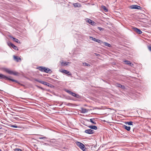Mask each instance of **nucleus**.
Returning a JSON list of instances; mask_svg holds the SVG:
<instances>
[{
  "instance_id": "f257e3e1",
  "label": "nucleus",
  "mask_w": 151,
  "mask_h": 151,
  "mask_svg": "<svg viewBox=\"0 0 151 151\" xmlns=\"http://www.w3.org/2000/svg\"><path fill=\"white\" fill-rule=\"evenodd\" d=\"M77 145L83 151H86V148L85 146L82 143L77 142H76Z\"/></svg>"
},
{
  "instance_id": "f03ea898",
  "label": "nucleus",
  "mask_w": 151,
  "mask_h": 151,
  "mask_svg": "<svg viewBox=\"0 0 151 151\" xmlns=\"http://www.w3.org/2000/svg\"><path fill=\"white\" fill-rule=\"evenodd\" d=\"M0 79H5V80H8L11 81H12L15 82L16 83H18V82L15 80L13 79H10L9 78L6 77L5 75L0 73Z\"/></svg>"
},
{
  "instance_id": "7ed1b4c3",
  "label": "nucleus",
  "mask_w": 151,
  "mask_h": 151,
  "mask_svg": "<svg viewBox=\"0 0 151 151\" xmlns=\"http://www.w3.org/2000/svg\"><path fill=\"white\" fill-rule=\"evenodd\" d=\"M4 70L5 71L10 74H13L14 75H17L18 74V73L16 72L13 71L7 68H5L4 69Z\"/></svg>"
},
{
  "instance_id": "20e7f679",
  "label": "nucleus",
  "mask_w": 151,
  "mask_h": 151,
  "mask_svg": "<svg viewBox=\"0 0 151 151\" xmlns=\"http://www.w3.org/2000/svg\"><path fill=\"white\" fill-rule=\"evenodd\" d=\"M130 8L132 9H140L141 7L137 5H132L130 6Z\"/></svg>"
},
{
  "instance_id": "39448f33",
  "label": "nucleus",
  "mask_w": 151,
  "mask_h": 151,
  "mask_svg": "<svg viewBox=\"0 0 151 151\" xmlns=\"http://www.w3.org/2000/svg\"><path fill=\"white\" fill-rule=\"evenodd\" d=\"M94 131L91 129H86L85 131L84 132L86 133L91 134L94 133Z\"/></svg>"
},
{
  "instance_id": "423d86ee",
  "label": "nucleus",
  "mask_w": 151,
  "mask_h": 151,
  "mask_svg": "<svg viewBox=\"0 0 151 151\" xmlns=\"http://www.w3.org/2000/svg\"><path fill=\"white\" fill-rule=\"evenodd\" d=\"M60 72L62 73H64L65 74H66L70 76L71 75V74L70 73V72L67 70H62L60 71Z\"/></svg>"
},
{
  "instance_id": "0eeeda50",
  "label": "nucleus",
  "mask_w": 151,
  "mask_h": 151,
  "mask_svg": "<svg viewBox=\"0 0 151 151\" xmlns=\"http://www.w3.org/2000/svg\"><path fill=\"white\" fill-rule=\"evenodd\" d=\"M34 80L35 81H36L37 82H38L42 84L45 85H46L47 83V82L41 80H39L37 79L36 78L34 79Z\"/></svg>"
},
{
  "instance_id": "6e6552de",
  "label": "nucleus",
  "mask_w": 151,
  "mask_h": 151,
  "mask_svg": "<svg viewBox=\"0 0 151 151\" xmlns=\"http://www.w3.org/2000/svg\"><path fill=\"white\" fill-rule=\"evenodd\" d=\"M134 30L139 34H141L142 33V32L141 31V30L139 29H138L137 28L134 27L133 28Z\"/></svg>"
},
{
  "instance_id": "1a4fd4ad",
  "label": "nucleus",
  "mask_w": 151,
  "mask_h": 151,
  "mask_svg": "<svg viewBox=\"0 0 151 151\" xmlns=\"http://www.w3.org/2000/svg\"><path fill=\"white\" fill-rule=\"evenodd\" d=\"M90 38L92 40L98 42L99 43H101V42H102V41H101V40L98 39H96V38H94L92 37H90Z\"/></svg>"
},
{
  "instance_id": "9d476101",
  "label": "nucleus",
  "mask_w": 151,
  "mask_h": 151,
  "mask_svg": "<svg viewBox=\"0 0 151 151\" xmlns=\"http://www.w3.org/2000/svg\"><path fill=\"white\" fill-rule=\"evenodd\" d=\"M86 22L88 23L93 25H94L95 24V22L92 21V20L88 19H87L86 20Z\"/></svg>"
},
{
  "instance_id": "9b49d317",
  "label": "nucleus",
  "mask_w": 151,
  "mask_h": 151,
  "mask_svg": "<svg viewBox=\"0 0 151 151\" xmlns=\"http://www.w3.org/2000/svg\"><path fill=\"white\" fill-rule=\"evenodd\" d=\"M13 57L14 60L17 62H20L21 60V58L17 56L14 55Z\"/></svg>"
},
{
  "instance_id": "f8f14e48",
  "label": "nucleus",
  "mask_w": 151,
  "mask_h": 151,
  "mask_svg": "<svg viewBox=\"0 0 151 151\" xmlns=\"http://www.w3.org/2000/svg\"><path fill=\"white\" fill-rule=\"evenodd\" d=\"M88 111V110L84 108H81V112L82 113H85L87 112Z\"/></svg>"
},
{
  "instance_id": "ddd939ff",
  "label": "nucleus",
  "mask_w": 151,
  "mask_h": 151,
  "mask_svg": "<svg viewBox=\"0 0 151 151\" xmlns=\"http://www.w3.org/2000/svg\"><path fill=\"white\" fill-rule=\"evenodd\" d=\"M10 38L12 39L15 42H17V43H20V42L19 40L13 37L12 36H10Z\"/></svg>"
},
{
  "instance_id": "4468645a",
  "label": "nucleus",
  "mask_w": 151,
  "mask_h": 151,
  "mask_svg": "<svg viewBox=\"0 0 151 151\" xmlns=\"http://www.w3.org/2000/svg\"><path fill=\"white\" fill-rule=\"evenodd\" d=\"M124 62L125 63V64L127 65H128L131 66H132V65H133V64H132V63L129 61L126 60H125Z\"/></svg>"
},
{
  "instance_id": "2eb2a0df",
  "label": "nucleus",
  "mask_w": 151,
  "mask_h": 151,
  "mask_svg": "<svg viewBox=\"0 0 151 151\" xmlns=\"http://www.w3.org/2000/svg\"><path fill=\"white\" fill-rule=\"evenodd\" d=\"M44 68H45V67L42 66H40L37 68V69L40 71L42 72H44Z\"/></svg>"
},
{
  "instance_id": "dca6fc26",
  "label": "nucleus",
  "mask_w": 151,
  "mask_h": 151,
  "mask_svg": "<svg viewBox=\"0 0 151 151\" xmlns=\"http://www.w3.org/2000/svg\"><path fill=\"white\" fill-rule=\"evenodd\" d=\"M88 127L91 128V129H94V130H96L97 129V127L96 126H88Z\"/></svg>"
},
{
  "instance_id": "f3484780",
  "label": "nucleus",
  "mask_w": 151,
  "mask_h": 151,
  "mask_svg": "<svg viewBox=\"0 0 151 151\" xmlns=\"http://www.w3.org/2000/svg\"><path fill=\"white\" fill-rule=\"evenodd\" d=\"M73 5L75 7H80L81 6V5L80 4L78 3H74Z\"/></svg>"
},
{
  "instance_id": "a211bd4d",
  "label": "nucleus",
  "mask_w": 151,
  "mask_h": 151,
  "mask_svg": "<svg viewBox=\"0 0 151 151\" xmlns=\"http://www.w3.org/2000/svg\"><path fill=\"white\" fill-rule=\"evenodd\" d=\"M124 128L126 129L128 131H129L130 130L131 127L129 126H127L126 125H124L123 126Z\"/></svg>"
},
{
  "instance_id": "6ab92c4d",
  "label": "nucleus",
  "mask_w": 151,
  "mask_h": 151,
  "mask_svg": "<svg viewBox=\"0 0 151 151\" xmlns=\"http://www.w3.org/2000/svg\"><path fill=\"white\" fill-rule=\"evenodd\" d=\"M44 72L48 73L50 71H51V70L48 68H47L45 67V68H44Z\"/></svg>"
},
{
  "instance_id": "aec40b11",
  "label": "nucleus",
  "mask_w": 151,
  "mask_h": 151,
  "mask_svg": "<svg viewBox=\"0 0 151 151\" xmlns=\"http://www.w3.org/2000/svg\"><path fill=\"white\" fill-rule=\"evenodd\" d=\"M103 45L106 46L110 47H111V45L106 42H103Z\"/></svg>"
},
{
  "instance_id": "412c9836",
  "label": "nucleus",
  "mask_w": 151,
  "mask_h": 151,
  "mask_svg": "<svg viewBox=\"0 0 151 151\" xmlns=\"http://www.w3.org/2000/svg\"><path fill=\"white\" fill-rule=\"evenodd\" d=\"M95 120V119H90V122H91L92 123L96 124V122L95 121H94Z\"/></svg>"
},
{
  "instance_id": "4be33fe9",
  "label": "nucleus",
  "mask_w": 151,
  "mask_h": 151,
  "mask_svg": "<svg viewBox=\"0 0 151 151\" xmlns=\"http://www.w3.org/2000/svg\"><path fill=\"white\" fill-rule=\"evenodd\" d=\"M71 95H72V96L75 97L76 98H78V97L79 96L78 95L76 94L75 93H74L73 92Z\"/></svg>"
},
{
  "instance_id": "5701e85b",
  "label": "nucleus",
  "mask_w": 151,
  "mask_h": 151,
  "mask_svg": "<svg viewBox=\"0 0 151 151\" xmlns=\"http://www.w3.org/2000/svg\"><path fill=\"white\" fill-rule=\"evenodd\" d=\"M69 63L68 62H62L61 63V64L62 65L64 66L65 65H67L68 63Z\"/></svg>"
},
{
  "instance_id": "b1692460",
  "label": "nucleus",
  "mask_w": 151,
  "mask_h": 151,
  "mask_svg": "<svg viewBox=\"0 0 151 151\" xmlns=\"http://www.w3.org/2000/svg\"><path fill=\"white\" fill-rule=\"evenodd\" d=\"M102 8L105 11V12H107L108 11V9H107L106 7L104 6H102Z\"/></svg>"
},
{
  "instance_id": "393cba45",
  "label": "nucleus",
  "mask_w": 151,
  "mask_h": 151,
  "mask_svg": "<svg viewBox=\"0 0 151 151\" xmlns=\"http://www.w3.org/2000/svg\"><path fill=\"white\" fill-rule=\"evenodd\" d=\"M126 124H127L128 125H133V122H125Z\"/></svg>"
},
{
  "instance_id": "a878e982",
  "label": "nucleus",
  "mask_w": 151,
  "mask_h": 151,
  "mask_svg": "<svg viewBox=\"0 0 151 151\" xmlns=\"http://www.w3.org/2000/svg\"><path fill=\"white\" fill-rule=\"evenodd\" d=\"M12 45V47L13 48H14L15 50H18V48H17V46H15L14 45Z\"/></svg>"
},
{
  "instance_id": "bb28decb",
  "label": "nucleus",
  "mask_w": 151,
  "mask_h": 151,
  "mask_svg": "<svg viewBox=\"0 0 151 151\" xmlns=\"http://www.w3.org/2000/svg\"><path fill=\"white\" fill-rule=\"evenodd\" d=\"M83 65L84 66H90V65L89 64L87 63H83Z\"/></svg>"
},
{
  "instance_id": "cd10ccee",
  "label": "nucleus",
  "mask_w": 151,
  "mask_h": 151,
  "mask_svg": "<svg viewBox=\"0 0 151 151\" xmlns=\"http://www.w3.org/2000/svg\"><path fill=\"white\" fill-rule=\"evenodd\" d=\"M65 91L66 92H67L68 93H69L70 94H71V93H72V92L70 91L69 90H65Z\"/></svg>"
},
{
  "instance_id": "c85d7f7f",
  "label": "nucleus",
  "mask_w": 151,
  "mask_h": 151,
  "mask_svg": "<svg viewBox=\"0 0 151 151\" xmlns=\"http://www.w3.org/2000/svg\"><path fill=\"white\" fill-rule=\"evenodd\" d=\"M122 85L119 84V83H116V86L117 87H120V86H121Z\"/></svg>"
},
{
  "instance_id": "c756f323",
  "label": "nucleus",
  "mask_w": 151,
  "mask_h": 151,
  "mask_svg": "<svg viewBox=\"0 0 151 151\" xmlns=\"http://www.w3.org/2000/svg\"><path fill=\"white\" fill-rule=\"evenodd\" d=\"M11 127H12L16 128H17L18 127V126L16 125H11Z\"/></svg>"
},
{
  "instance_id": "7c9ffc66",
  "label": "nucleus",
  "mask_w": 151,
  "mask_h": 151,
  "mask_svg": "<svg viewBox=\"0 0 151 151\" xmlns=\"http://www.w3.org/2000/svg\"><path fill=\"white\" fill-rule=\"evenodd\" d=\"M46 86H47L48 87H51L52 85L50 84L49 83H47V85Z\"/></svg>"
},
{
  "instance_id": "2f4dec72",
  "label": "nucleus",
  "mask_w": 151,
  "mask_h": 151,
  "mask_svg": "<svg viewBox=\"0 0 151 151\" xmlns=\"http://www.w3.org/2000/svg\"><path fill=\"white\" fill-rule=\"evenodd\" d=\"M14 45L11 42H10V43H8V45L9 46H11L12 47V45Z\"/></svg>"
},
{
  "instance_id": "473e14b6",
  "label": "nucleus",
  "mask_w": 151,
  "mask_h": 151,
  "mask_svg": "<svg viewBox=\"0 0 151 151\" xmlns=\"http://www.w3.org/2000/svg\"><path fill=\"white\" fill-rule=\"evenodd\" d=\"M120 86L121 87L120 88H122L123 89H125V87L124 86L122 85L121 86Z\"/></svg>"
},
{
  "instance_id": "72a5a7b5",
  "label": "nucleus",
  "mask_w": 151,
  "mask_h": 151,
  "mask_svg": "<svg viewBox=\"0 0 151 151\" xmlns=\"http://www.w3.org/2000/svg\"><path fill=\"white\" fill-rule=\"evenodd\" d=\"M46 138H47L45 137H40L39 138V139H45Z\"/></svg>"
},
{
  "instance_id": "f704fd0d",
  "label": "nucleus",
  "mask_w": 151,
  "mask_h": 151,
  "mask_svg": "<svg viewBox=\"0 0 151 151\" xmlns=\"http://www.w3.org/2000/svg\"><path fill=\"white\" fill-rule=\"evenodd\" d=\"M97 28L100 31H101L102 30H104V29L103 28L99 27H98Z\"/></svg>"
},
{
  "instance_id": "c9c22d12",
  "label": "nucleus",
  "mask_w": 151,
  "mask_h": 151,
  "mask_svg": "<svg viewBox=\"0 0 151 151\" xmlns=\"http://www.w3.org/2000/svg\"><path fill=\"white\" fill-rule=\"evenodd\" d=\"M148 49L149 50L151 51V46H148Z\"/></svg>"
},
{
  "instance_id": "e433bc0d",
  "label": "nucleus",
  "mask_w": 151,
  "mask_h": 151,
  "mask_svg": "<svg viewBox=\"0 0 151 151\" xmlns=\"http://www.w3.org/2000/svg\"><path fill=\"white\" fill-rule=\"evenodd\" d=\"M2 125L0 124V129H2Z\"/></svg>"
},
{
  "instance_id": "4c0bfd02",
  "label": "nucleus",
  "mask_w": 151,
  "mask_h": 151,
  "mask_svg": "<svg viewBox=\"0 0 151 151\" xmlns=\"http://www.w3.org/2000/svg\"><path fill=\"white\" fill-rule=\"evenodd\" d=\"M17 151H22L20 149H17Z\"/></svg>"
},
{
  "instance_id": "58836bf2",
  "label": "nucleus",
  "mask_w": 151,
  "mask_h": 151,
  "mask_svg": "<svg viewBox=\"0 0 151 151\" xmlns=\"http://www.w3.org/2000/svg\"><path fill=\"white\" fill-rule=\"evenodd\" d=\"M96 54V55L97 56H98V55H99V54Z\"/></svg>"
},
{
  "instance_id": "ea45409f",
  "label": "nucleus",
  "mask_w": 151,
  "mask_h": 151,
  "mask_svg": "<svg viewBox=\"0 0 151 151\" xmlns=\"http://www.w3.org/2000/svg\"><path fill=\"white\" fill-rule=\"evenodd\" d=\"M0 151H2L1 149H0Z\"/></svg>"
},
{
  "instance_id": "a19ab883",
  "label": "nucleus",
  "mask_w": 151,
  "mask_h": 151,
  "mask_svg": "<svg viewBox=\"0 0 151 151\" xmlns=\"http://www.w3.org/2000/svg\"><path fill=\"white\" fill-rule=\"evenodd\" d=\"M37 87H38L40 88V87L39 86H37Z\"/></svg>"
},
{
  "instance_id": "79ce46f5",
  "label": "nucleus",
  "mask_w": 151,
  "mask_h": 151,
  "mask_svg": "<svg viewBox=\"0 0 151 151\" xmlns=\"http://www.w3.org/2000/svg\"><path fill=\"white\" fill-rule=\"evenodd\" d=\"M11 112L12 113H14V112Z\"/></svg>"
},
{
  "instance_id": "37998d69",
  "label": "nucleus",
  "mask_w": 151,
  "mask_h": 151,
  "mask_svg": "<svg viewBox=\"0 0 151 151\" xmlns=\"http://www.w3.org/2000/svg\"><path fill=\"white\" fill-rule=\"evenodd\" d=\"M0 101H1V99H0Z\"/></svg>"
}]
</instances>
